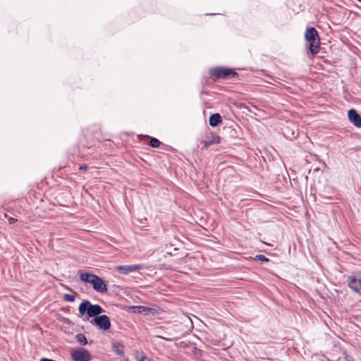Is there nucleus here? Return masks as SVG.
<instances>
[{"instance_id":"1","label":"nucleus","mask_w":361,"mask_h":361,"mask_svg":"<svg viewBox=\"0 0 361 361\" xmlns=\"http://www.w3.org/2000/svg\"><path fill=\"white\" fill-rule=\"evenodd\" d=\"M79 313L81 315L87 314L90 317H96L104 311L99 305H92L89 300L82 301L78 307Z\"/></svg>"},{"instance_id":"2","label":"nucleus","mask_w":361,"mask_h":361,"mask_svg":"<svg viewBox=\"0 0 361 361\" xmlns=\"http://www.w3.org/2000/svg\"><path fill=\"white\" fill-rule=\"evenodd\" d=\"M209 73L214 80L227 79L238 74L233 70L228 68H214L209 71Z\"/></svg>"},{"instance_id":"3","label":"nucleus","mask_w":361,"mask_h":361,"mask_svg":"<svg viewBox=\"0 0 361 361\" xmlns=\"http://www.w3.org/2000/svg\"><path fill=\"white\" fill-rule=\"evenodd\" d=\"M348 286L355 293L361 295V274L348 276L346 279Z\"/></svg>"},{"instance_id":"4","label":"nucleus","mask_w":361,"mask_h":361,"mask_svg":"<svg viewBox=\"0 0 361 361\" xmlns=\"http://www.w3.org/2000/svg\"><path fill=\"white\" fill-rule=\"evenodd\" d=\"M73 361H90L91 355L88 350L85 348H75L71 353Z\"/></svg>"},{"instance_id":"5","label":"nucleus","mask_w":361,"mask_h":361,"mask_svg":"<svg viewBox=\"0 0 361 361\" xmlns=\"http://www.w3.org/2000/svg\"><path fill=\"white\" fill-rule=\"evenodd\" d=\"M90 322L92 324H94L103 330H108L111 326L109 317L104 314L94 317Z\"/></svg>"},{"instance_id":"6","label":"nucleus","mask_w":361,"mask_h":361,"mask_svg":"<svg viewBox=\"0 0 361 361\" xmlns=\"http://www.w3.org/2000/svg\"><path fill=\"white\" fill-rule=\"evenodd\" d=\"M142 269H143V265L142 264L118 265L115 267V269L122 274H128Z\"/></svg>"},{"instance_id":"7","label":"nucleus","mask_w":361,"mask_h":361,"mask_svg":"<svg viewBox=\"0 0 361 361\" xmlns=\"http://www.w3.org/2000/svg\"><path fill=\"white\" fill-rule=\"evenodd\" d=\"M94 290L100 293H105L107 291L106 285L102 278L96 276L91 283Z\"/></svg>"},{"instance_id":"8","label":"nucleus","mask_w":361,"mask_h":361,"mask_svg":"<svg viewBox=\"0 0 361 361\" xmlns=\"http://www.w3.org/2000/svg\"><path fill=\"white\" fill-rule=\"evenodd\" d=\"M348 117L349 121L356 127H361V116L353 109H351L348 112Z\"/></svg>"},{"instance_id":"9","label":"nucleus","mask_w":361,"mask_h":361,"mask_svg":"<svg viewBox=\"0 0 361 361\" xmlns=\"http://www.w3.org/2000/svg\"><path fill=\"white\" fill-rule=\"evenodd\" d=\"M305 38L307 42L320 39L314 27L307 28L305 32Z\"/></svg>"},{"instance_id":"10","label":"nucleus","mask_w":361,"mask_h":361,"mask_svg":"<svg viewBox=\"0 0 361 361\" xmlns=\"http://www.w3.org/2000/svg\"><path fill=\"white\" fill-rule=\"evenodd\" d=\"M222 122L221 116L219 114H212L209 117V123L212 127H216Z\"/></svg>"},{"instance_id":"11","label":"nucleus","mask_w":361,"mask_h":361,"mask_svg":"<svg viewBox=\"0 0 361 361\" xmlns=\"http://www.w3.org/2000/svg\"><path fill=\"white\" fill-rule=\"evenodd\" d=\"M309 49L312 54H317L320 49V39L310 41Z\"/></svg>"},{"instance_id":"12","label":"nucleus","mask_w":361,"mask_h":361,"mask_svg":"<svg viewBox=\"0 0 361 361\" xmlns=\"http://www.w3.org/2000/svg\"><path fill=\"white\" fill-rule=\"evenodd\" d=\"M97 275L87 272H80V279L82 281L90 283L92 282Z\"/></svg>"},{"instance_id":"13","label":"nucleus","mask_w":361,"mask_h":361,"mask_svg":"<svg viewBox=\"0 0 361 361\" xmlns=\"http://www.w3.org/2000/svg\"><path fill=\"white\" fill-rule=\"evenodd\" d=\"M132 312L137 314H147L149 312V308L145 306H132L130 307Z\"/></svg>"},{"instance_id":"14","label":"nucleus","mask_w":361,"mask_h":361,"mask_svg":"<svg viewBox=\"0 0 361 361\" xmlns=\"http://www.w3.org/2000/svg\"><path fill=\"white\" fill-rule=\"evenodd\" d=\"M113 350L115 353L118 355H123L124 354V346L118 342L113 343Z\"/></svg>"},{"instance_id":"15","label":"nucleus","mask_w":361,"mask_h":361,"mask_svg":"<svg viewBox=\"0 0 361 361\" xmlns=\"http://www.w3.org/2000/svg\"><path fill=\"white\" fill-rule=\"evenodd\" d=\"M220 142V137L219 136H214L212 137L211 140L204 141V148H208L212 144H218Z\"/></svg>"},{"instance_id":"16","label":"nucleus","mask_w":361,"mask_h":361,"mask_svg":"<svg viewBox=\"0 0 361 361\" xmlns=\"http://www.w3.org/2000/svg\"><path fill=\"white\" fill-rule=\"evenodd\" d=\"M136 359L137 361H152L142 350L136 352Z\"/></svg>"},{"instance_id":"17","label":"nucleus","mask_w":361,"mask_h":361,"mask_svg":"<svg viewBox=\"0 0 361 361\" xmlns=\"http://www.w3.org/2000/svg\"><path fill=\"white\" fill-rule=\"evenodd\" d=\"M76 341L81 345H85L87 343L86 337L82 334H78L75 336Z\"/></svg>"},{"instance_id":"18","label":"nucleus","mask_w":361,"mask_h":361,"mask_svg":"<svg viewBox=\"0 0 361 361\" xmlns=\"http://www.w3.org/2000/svg\"><path fill=\"white\" fill-rule=\"evenodd\" d=\"M161 142L160 141L155 137H151L149 141V145L152 147L157 148L160 145Z\"/></svg>"},{"instance_id":"19","label":"nucleus","mask_w":361,"mask_h":361,"mask_svg":"<svg viewBox=\"0 0 361 361\" xmlns=\"http://www.w3.org/2000/svg\"><path fill=\"white\" fill-rule=\"evenodd\" d=\"M63 299L66 301L72 302L75 300V296L73 295L65 294L63 295Z\"/></svg>"},{"instance_id":"20","label":"nucleus","mask_w":361,"mask_h":361,"mask_svg":"<svg viewBox=\"0 0 361 361\" xmlns=\"http://www.w3.org/2000/svg\"><path fill=\"white\" fill-rule=\"evenodd\" d=\"M255 259L261 262H268L269 259L263 255H258L255 257Z\"/></svg>"},{"instance_id":"21","label":"nucleus","mask_w":361,"mask_h":361,"mask_svg":"<svg viewBox=\"0 0 361 361\" xmlns=\"http://www.w3.org/2000/svg\"><path fill=\"white\" fill-rule=\"evenodd\" d=\"M87 168H88V166L86 164H82V165L80 166L79 169L85 171L87 169Z\"/></svg>"},{"instance_id":"22","label":"nucleus","mask_w":361,"mask_h":361,"mask_svg":"<svg viewBox=\"0 0 361 361\" xmlns=\"http://www.w3.org/2000/svg\"><path fill=\"white\" fill-rule=\"evenodd\" d=\"M16 221H17V219H14L13 217H10L8 219V222H9L10 224H14Z\"/></svg>"},{"instance_id":"23","label":"nucleus","mask_w":361,"mask_h":361,"mask_svg":"<svg viewBox=\"0 0 361 361\" xmlns=\"http://www.w3.org/2000/svg\"><path fill=\"white\" fill-rule=\"evenodd\" d=\"M345 359L347 361H352V360H353L351 357L348 356V355L345 357Z\"/></svg>"},{"instance_id":"24","label":"nucleus","mask_w":361,"mask_h":361,"mask_svg":"<svg viewBox=\"0 0 361 361\" xmlns=\"http://www.w3.org/2000/svg\"><path fill=\"white\" fill-rule=\"evenodd\" d=\"M64 287H65V288H66V290H69V291H72V289H71V288H68V286H64Z\"/></svg>"},{"instance_id":"25","label":"nucleus","mask_w":361,"mask_h":361,"mask_svg":"<svg viewBox=\"0 0 361 361\" xmlns=\"http://www.w3.org/2000/svg\"><path fill=\"white\" fill-rule=\"evenodd\" d=\"M123 361H128L127 359H124Z\"/></svg>"},{"instance_id":"26","label":"nucleus","mask_w":361,"mask_h":361,"mask_svg":"<svg viewBox=\"0 0 361 361\" xmlns=\"http://www.w3.org/2000/svg\"><path fill=\"white\" fill-rule=\"evenodd\" d=\"M358 1L361 2V0H357Z\"/></svg>"}]
</instances>
